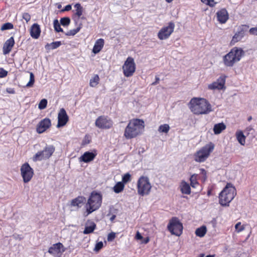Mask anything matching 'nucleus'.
<instances>
[{"mask_svg": "<svg viewBox=\"0 0 257 257\" xmlns=\"http://www.w3.org/2000/svg\"><path fill=\"white\" fill-rule=\"evenodd\" d=\"M61 42L60 41H56L51 43H47L45 45V48L47 50H50L55 49L61 45Z\"/></svg>", "mask_w": 257, "mask_h": 257, "instance_id": "bb28decb", "label": "nucleus"}, {"mask_svg": "<svg viewBox=\"0 0 257 257\" xmlns=\"http://www.w3.org/2000/svg\"><path fill=\"white\" fill-rule=\"evenodd\" d=\"M69 120L68 116L64 108H62L60 109L58 114V123L57 127H60L64 126Z\"/></svg>", "mask_w": 257, "mask_h": 257, "instance_id": "dca6fc26", "label": "nucleus"}, {"mask_svg": "<svg viewBox=\"0 0 257 257\" xmlns=\"http://www.w3.org/2000/svg\"><path fill=\"white\" fill-rule=\"evenodd\" d=\"M22 18L24 19L27 23H28L31 20V16L28 13H24L23 14Z\"/></svg>", "mask_w": 257, "mask_h": 257, "instance_id": "c03bdc74", "label": "nucleus"}, {"mask_svg": "<svg viewBox=\"0 0 257 257\" xmlns=\"http://www.w3.org/2000/svg\"><path fill=\"white\" fill-rule=\"evenodd\" d=\"M216 15L218 21L221 24L225 23L228 19V14L225 9H222L218 11Z\"/></svg>", "mask_w": 257, "mask_h": 257, "instance_id": "a211bd4d", "label": "nucleus"}, {"mask_svg": "<svg viewBox=\"0 0 257 257\" xmlns=\"http://www.w3.org/2000/svg\"><path fill=\"white\" fill-rule=\"evenodd\" d=\"M115 237V234L114 232H111L108 234L107 236V240L108 241H111L114 239Z\"/></svg>", "mask_w": 257, "mask_h": 257, "instance_id": "49530a36", "label": "nucleus"}, {"mask_svg": "<svg viewBox=\"0 0 257 257\" xmlns=\"http://www.w3.org/2000/svg\"><path fill=\"white\" fill-rule=\"evenodd\" d=\"M66 248L62 243L58 242L53 244L48 250V252L56 257H60Z\"/></svg>", "mask_w": 257, "mask_h": 257, "instance_id": "4468645a", "label": "nucleus"}, {"mask_svg": "<svg viewBox=\"0 0 257 257\" xmlns=\"http://www.w3.org/2000/svg\"><path fill=\"white\" fill-rule=\"evenodd\" d=\"M51 126V121L49 118H45L41 120L38 124L37 132L39 134L44 133Z\"/></svg>", "mask_w": 257, "mask_h": 257, "instance_id": "f3484780", "label": "nucleus"}, {"mask_svg": "<svg viewBox=\"0 0 257 257\" xmlns=\"http://www.w3.org/2000/svg\"><path fill=\"white\" fill-rule=\"evenodd\" d=\"M235 228L237 232L241 231L244 229V227L241 225L240 222H238L235 225Z\"/></svg>", "mask_w": 257, "mask_h": 257, "instance_id": "a18cd8bd", "label": "nucleus"}, {"mask_svg": "<svg viewBox=\"0 0 257 257\" xmlns=\"http://www.w3.org/2000/svg\"><path fill=\"white\" fill-rule=\"evenodd\" d=\"M225 128L226 125L223 122L215 124L213 127L214 133L215 135L219 134L222 131L224 130Z\"/></svg>", "mask_w": 257, "mask_h": 257, "instance_id": "a878e982", "label": "nucleus"}, {"mask_svg": "<svg viewBox=\"0 0 257 257\" xmlns=\"http://www.w3.org/2000/svg\"><path fill=\"white\" fill-rule=\"evenodd\" d=\"M21 174L23 177L24 182L27 183L32 179L34 174L33 169L27 163L24 164L21 168Z\"/></svg>", "mask_w": 257, "mask_h": 257, "instance_id": "f8f14e48", "label": "nucleus"}, {"mask_svg": "<svg viewBox=\"0 0 257 257\" xmlns=\"http://www.w3.org/2000/svg\"><path fill=\"white\" fill-rule=\"evenodd\" d=\"M104 40L102 39H98L95 43V44L93 46L92 52L94 54H97L99 53L104 45Z\"/></svg>", "mask_w": 257, "mask_h": 257, "instance_id": "4be33fe9", "label": "nucleus"}, {"mask_svg": "<svg viewBox=\"0 0 257 257\" xmlns=\"http://www.w3.org/2000/svg\"><path fill=\"white\" fill-rule=\"evenodd\" d=\"M101 203L102 196L100 194L92 192L85 205L86 214H84V216H87L97 210L100 207Z\"/></svg>", "mask_w": 257, "mask_h": 257, "instance_id": "20e7f679", "label": "nucleus"}, {"mask_svg": "<svg viewBox=\"0 0 257 257\" xmlns=\"http://www.w3.org/2000/svg\"><path fill=\"white\" fill-rule=\"evenodd\" d=\"M201 2L203 3H205L206 4H207V2H208V0H201Z\"/></svg>", "mask_w": 257, "mask_h": 257, "instance_id": "13d9d810", "label": "nucleus"}, {"mask_svg": "<svg viewBox=\"0 0 257 257\" xmlns=\"http://www.w3.org/2000/svg\"><path fill=\"white\" fill-rule=\"evenodd\" d=\"M167 228L172 234L176 236H179L182 233V224L177 217H173L170 220Z\"/></svg>", "mask_w": 257, "mask_h": 257, "instance_id": "1a4fd4ad", "label": "nucleus"}, {"mask_svg": "<svg viewBox=\"0 0 257 257\" xmlns=\"http://www.w3.org/2000/svg\"><path fill=\"white\" fill-rule=\"evenodd\" d=\"M75 8H76V12L75 15L77 16L78 18H80L82 15L83 12V8L81 6L80 4H76L74 5Z\"/></svg>", "mask_w": 257, "mask_h": 257, "instance_id": "2f4dec72", "label": "nucleus"}, {"mask_svg": "<svg viewBox=\"0 0 257 257\" xmlns=\"http://www.w3.org/2000/svg\"><path fill=\"white\" fill-rule=\"evenodd\" d=\"M99 77L98 75H95L90 80V86L92 87H95L99 83Z\"/></svg>", "mask_w": 257, "mask_h": 257, "instance_id": "72a5a7b5", "label": "nucleus"}, {"mask_svg": "<svg viewBox=\"0 0 257 257\" xmlns=\"http://www.w3.org/2000/svg\"><path fill=\"white\" fill-rule=\"evenodd\" d=\"M236 189L230 183H227L219 194V203L222 206H227L234 198Z\"/></svg>", "mask_w": 257, "mask_h": 257, "instance_id": "39448f33", "label": "nucleus"}, {"mask_svg": "<svg viewBox=\"0 0 257 257\" xmlns=\"http://www.w3.org/2000/svg\"><path fill=\"white\" fill-rule=\"evenodd\" d=\"M41 29L40 26L37 24H34L30 29L31 36L34 39H38L40 35Z\"/></svg>", "mask_w": 257, "mask_h": 257, "instance_id": "412c9836", "label": "nucleus"}, {"mask_svg": "<svg viewBox=\"0 0 257 257\" xmlns=\"http://www.w3.org/2000/svg\"><path fill=\"white\" fill-rule=\"evenodd\" d=\"M151 188L152 186L148 177L141 176L137 182V189L139 195L142 196L148 195L150 192Z\"/></svg>", "mask_w": 257, "mask_h": 257, "instance_id": "0eeeda50", "label": "nucleus"}, {"mask_svg": "<svg viewBox=\"0 0 257 257\" xmlns=\"http://www.w3.org/2000/svg\"><path fill=\"white\" fill-rule=\"evenodd\" d=\"M197 175L194 174L192 175L190 178L191 185L192 187H195L196 185L198 184V183L196 180V177Z\"/></svg>", "mask_w": 257, "mask_h": 257, "instance_id": "a19ab883", "label": "nucleus"}, {"mask_svg": "<svg viewBox=\"0 0 257 257\" xmlns=\"http://www.w3.org/2000/svg\"><path fill=\"white\" fill-rule=\"evenodd\" d=\"M198 257H204V254L201 253L199 255V256Z\"/></svg>", "mask_w": 257, "mask_h": 257, "instance_id": "052dcab7", "label": "nucleus"}, {"mask_svg": "<svg viewBox=\"0 0 257 257\" xmlns=\"http://www.w3.org/2000/svg\"><path fill=\"white\" fill-rule=\"evenodd\" d=\"M174 28V24L170 22L167 26L164 27L160 30L158 34V38L162 40L167 39L173 33Z\"/></svg>", "mask_w": 257, "mask_h": 257, "instance_id": "9b49d317", "label": "nucleus"}, {"mask_svg": "<svg viewBox=\"0 0 257 257\" xmlns=\"http://www.w3.org/2000/svg\"><path fill=\"white\" fill-rule=\"evenodd\" d=\"M206 257H215L214 255H207Z\"/></svg>", "mask_w": 257, "mask_h": 257, "instance_id": "680f3d73", "label": "nucleus"}, {"mask_svg": "<svg viewBox=\"0 0 257 257\" xmlns=\"http://www.w3.org/2000/svg\"><path fill=\"white\" fill-rule=\"evenodd\" d=\"M15 44L14 39L11 37L9 39L6 41L3 46V53L4 54H9L12 50Z\"/></svg>", "mask_w": 257, "mask_h": 257, "instance_id": "6ab92c4d", "label": "nucleus"}, {"mask_svg": "<svg viewBox=\"0 0 257 257\" xmlns=\"http://www.w3.org/2000/svg\"><path fill=\"white\" fill-rule=\"evenodd\" d=\"M55 148L53 145H46L42 151L38 152L33 157L34 162L49 159L54 153Z\"/></svg>", "mask_w": 257, "mask_h": 257, "instance_id": "6e6552de", "label": "nucleus"}, {"mask_svg": "<svg viewBox=\"0 0 257 257\" xmlns=\"http://www.w3.org/2000/svg\"><path fill=\"white\" fill-rule=\"evenodd\" d=\"M181 191L183 194H190L191 188L188 183L185 181H182L180 185Z\"/></svg>", "mask_w": 257, "mask_h": 257, "instance_id": "393cba45", "label": "nucleus"}, {"mask_svg": "<svg viewBox=\"0 0 257 257\" xmlns=\"http://www.w3.org/2000/svg\"><path fill=\"white\" fill-rule=\"evenodd\" d=\"M144 128V121L140 119L131 120L126 126L124 136L127 139L134 138L140 134Z\"/></svg>", "mask_w": 257, "mask_h": 257, "instance_id": "f03ea898", "label": "nucleus"}, {"mask_svg": "<svg viewBox=\"0 0 257 257\" xmlns=\"http://www.w3.org/2000/svg\"><path fill=\"white\" fill-rule=\"evenodd\" d=\"M170 126L168 124H164L159 126L158 132L161 133L167 134L170 130Z\"/></svg>", "mask_w": 257, "mask_h": 257, "instance_id": "473e14b6", "label": "nucleus"}, {"mask_svg": "<svg viewBox=\"0 0 257 257\" xmlns=\"http://www.w3.org/2000/svg\"><path fill=\"white\" fill-rule=\"evenodd\" d=\"M189 105L191 111L195 114H207L213 111L211 105L204 98H193Z\"/></svg>", "mask_w": 257, "mask_h": 257, "instance_id": "f257e3e1", "label": "nucleus"}, {"mask_svg": "<svg viewBox=\"0 0 257 257\" xmlns=\"http://www.w3.org/2000/svg\"><path fill=\"white\" fill-rule=\"evenodd\" d=\"M7 91L9 93H11V94H14L15 93V91L13 89H7Z\"/></svg>", "mask_w": 257, "mask_h": 257, "instance_id": "6e6d98bb", "label": "nucleus"}, {"mask_svg": "<svg viewBox=\"0 0 257 257\" xmlns=\"http://www.w3.org/2000/svg\"><path fill=\"white\" fill-rule=\"evenodd\" d=\"M249 32L250 34L257 36V27L250 28Z\"/></svg>", "mask_w": 257, "mask_h": 257, "instance_id": "09e8293b", "label": "nucleus"}, {"mask_svg": "<svg viewBox=\"0 0 257 257\" xmlns=\"http://www.w3.org/2000/svg\"><path fill=\"white\" fill-rule=\"evenodd\" d=\"M124 75L127 77L132 76L136 70V64L133 58L128 57L122 66Z\"/></svg>", "mask_w": 257, "mask_h": 257, "instance_id": "9d476101", "label": "nucleus"}, {"mask_svg": "<svg viewBox=\"0 0 257 257\" xmlns=\"http://www.w3.org/2000/svg\"><path fill=\"white\" fill-rule=\"evenodd\" d=\"M214 148V145L210 143L197 151L194 155V160L197 162H203L209 157Z\"/></svg>", "mask_w": 257, "mask_h": 257, "instance_id": "423d86ee", "label": "nucleus"}, {"mask_svg": "<svg viewBox=\"0 0 257 257\" xmlns=\"http://www.w3.org/2000/svg\"><path fill=\"white\" fill-rule=\"evenodd\" d=\"M124 185L121 182H117L113 187V191L116 193L121 192L124 189Z\"/></svg>", "mask_w": 257, "mask_h": 257, "instance_id": "c756f323", "label": "nucleus"}, {"mask_svg": "<svg viewBox=\"0 0 257 257\" xmlns=\"http://www.w3.org/2000/svg\"><path fill=\"white\" fill-rule=\"evenodd\" d=\"M166 1L168 3H171L173 1V0H166Z\"/></svg>", "mask_w": 257, "mask_h": 257, "instance_id": "bf43d9fd", "label": "nucleus"}, {"mask_svg": "<svg viewBox=\"0 0 257 257\" xmlns=\"http://www.w3.org/2000/svg\"><path fill=\"white\" fill-rule=\"evenodd\" d=\"M47 104V100L46 99H42L39 103L38 108L42 110L45 109Z\"/></svg>", "mask_w": 257, "mask_h": 257, "instance_id": "ea45409f", "label": "nucleus"}, {"mask_svg": "<svg viewBox=\"0 0 257 257\" xmlns=\"http://www.w3.org/2000/svg\"><path fill=\"white\" fill-rule=\"evenodd\" d=\"M244 55V52L241 48L234 47L228 53L224 56V64L227 67H232L235 63L240 61Z\"/></svg>", "mask_w": 257, "mask_h": 257, "instance_id": "7ed1b4c3", "label": "nucleus"}, {"mask_svg": "<svg viewBox=\"0 0 257 257\" xmlns=\"http://www.w3.org/2000/svg\"><path fill=\"white\" fill-rule=\"evenodd\" d=\"M131 176L128 173L125 174L122 177L121 182L123 184L127 183L131 180Z\"/></svg>", "mask_w": 257, "mask_h": 257, "instance_id": "79ce46f5", "label": "nucleus"}, {"mask_svg": "<svg viewBox=\"0 0 257 257\" xmlns=\"http://www.w3.org/2000/svg\"><path fill=\"white\" fill-rule=\"evenodd\" d=\"M225 76H220L216 81L208 85V89L210 90H220L223 89L225 83Z\"/></svg>", "mask_w": 257, "mask_h": 257, "instance_id": "2eb2a0df", "label": "nucleus"}, {"mask_svg": "<svg viewBox=\"0 0 257 257\" xmlns=\"http://www.w3.org/2000/svg\"><path fill=\"white\" fill-rule=\"evenodd\" d=\"M236 136L239 143L241 145H244L245 142V137L242 132L239 131L236 132Z\"/></svg>", "mask_w": 257, "mask_h": 257, "instance_id": "c85d7f7f", "label": "nucleus"}, {"mask_svg": "<svg viewBox=\"0 0 257 257\" xmlns=\"http://www.w3.org/2000/svg\"><path fill=\"white\" fill-rule=\"evenodd\" d=\"M35 82V76L32 72H30V80L29 82L26 84V87H31L33 86Z\"/></svg>", "mask_w": 257, "mask_h": 257, "instance_id": "c9c22d12", "label": "nucleus"}, {"mask_svg": "<svg viewBox=\"0 0 257 257\" xmlns=\"http://www.w3.org/2000/svg\"><path fill=\"white\" fill-rule=\"evenodd\" d=\"M244 35L245 31L243 29H241L240 31L236 33L233 36L231 42L234 43L240 41Z\"/></svg>", "mask_w": 257, "mask_h": 257, "instance_id": "b1692460", "label": "nucleus"}, {"mask_svg": "<svg viewBox=\"0 0 257 257\" xmlns=\"http://www.w3.org/2000/svg\"><path fill=\"white\" fill-rule=\"evenodd\" d=\"M95 124L96 126L99 128L108 129L112 126L113 122L108 117L104 116H100L96 119Z\"/></svg>", "mask_w": 257, "mask_h": 257, "instance_id": "ddd939ff", "label": "nucleus"}, {"mask_svg": "<svg viewBox=\"0 0 257 257\" xmlns=\"http://www.w3.org/2000/svg\"><path fill=\"white\" fill-rule=\"evenodd\" d=\"M71 8H72L71 6L70 5H68L66 6L64 8V9L63 10H62L61 11L62 12L69 11L71 10Z\"/></svg>", "mask_w": 257, "mask_h": 257, "instance_id": "3c124183", "label": "nucleus"}, {"mask_svg": "<svg viewBox=\"0 0 257 257\" xmlns=\"http://www.w3.org/2000/svg\"><path fill=\"white\" fill-rule=\"evenodd\" d=\"M8 74V72L3 68H0V78H4Z\"/></svg>", "mask_w": 257, "mask_h": 257, "instance_id": "de8ad7c7", "label": "nucleus"}, {"mask_svg": "<svg viewBox=\"0 0 257 257\" xmlns=\"http://www.w3.org/2000/svg\"><path fill=\"white\" fill-rule=\"evenodd\" d=\"M95 227L96 224L94 222H91L90 226H87L85 227V229L83 231V233L87 234L92 233L95 229Z\"/></svg>", "mask_w": 257, "mask_h": 257, "instance_id": "7c9ffc66", "label": "nucleus"}, {"mask_svg": "<svg viewBox=\"0 0 257 257\" xmlns=\"http://www.w3.org/2000/svg\"><path fill=\"white\" fill-rule=\"evenodd\" d=\"M103 242L102 241L98 242L96 243L94 250L96 252L99 251L103 247Z\"/></svg>", "mask_w": 257, "mask_h": 257, "instance_id": "37998d69", "label": "nucleus"}, {"mask_svg": "<svg viewBox=\"0 0 257 257\" xmlns=\"http://www.w3.org/2000/svg\"><path fill=\"white\" fill-rule=\"evenodd\" d=\"M70 19L68 17H64L61 19L60 24L63 26H67L70 24Z\"/></svg>", "mask_w": 257, "mask_h": 257, "instance_id": "4c0bfd02", "label": "nucleus"}, {"mask_svg": "<svg viewBox=\"0 0 257 257\" xmlns=\"http://www.w3.org/2000/svg\"><path fill=\"white\" fill-rule=\"evenodd\" d=\"M81 29V25H79L76 29L71 30L65 33L66 36H74L77 34Z\"/></svg>", "mask_w": 257, "mask_h": 257, "instance_id": "e433bc0d", "label": "nucleus"}, {"mask_svg": "<svg viewBox=\"0 0 257 257\" xmlns=\"http://www.w3.org/2000/svg\"><path fill=\"white\" fill-rule=\"evenodd\" d=\"M143 240H142V242L143 243H145V244H146L147 243L149 240H150V238L149 237H147L144 239H143Z\"/></svg>", "mask_w": 257, "mask_h": 257, "instance_id": "864d4df0", "label": "nucleus"}, {"mask_svg": "<svg viewBox=\"0 0 257 257\" xmlns=\"http://www.w3.org/2000/svg\"><path fill=\"white\" fill-rule=\"evenodd\" d=\"M115 216L114 215L112 216L111 217V220H112L114 218Z\"/></svg>", "mask_w": 257, "mask_h": 257, "instance_id": "0e129e2a", "label": "nucleus"}, {"mask_svg": "<svg viewBox=\"0 0 257 257\" xmlns=\"http://www.w3.org/2000/svg\"><path fill=\"white\" fill-rule=\"evenodd\" d=\"M57 8L58 9H60L61 8V5L60 4H58Z\"/></svg>", "mask_w": 257, "mask_h": 257, "instance_id": "e2e57ef3", "label": "nucleus"}, {"mask_svg": "<svg viewBox=\"0 0 257 257\" xmlns=\"http://www.w3.org/2000/svg\"><path fill=\"white\" fill-rule=\"evenodd\" d=\"M160 79L158 77H156V81L152 83V85H155L159 83Z\"/></svg>", "mask_w": 257, "mask_h": 257, "instance_id": "5fc2aeb1", "label": "nucleus"}, {"mask_svg": "<svg viewBox=\"0 0 257 257\" xmlns=\"http://www.w3.org/2000/svg\"><path fill=\"white\" fill-rule=\"evenodd\" d=\"M216 4L215 3H214V0H208V2L207 3V5L210 6V7H213Z\"/></svg>", "mask_w": 257, "mask_h": 257, "instance_id": "603ef678", "label": "nucleus"}, {"mask_svg": "<svg viewBox=\"0 0 257 257\" xmlns=\"http://www.w3.org/2000/svg\"><path fill=\"white\" fill-rule=\"evenodd\" d=\"M96 154L90 152H85L79 158L80 162H83L85 163H88L92 161L95 157Z\"/></svg>", "mask_w": 257, "mask_h": 257, "instance_id": "aec40b11", "label": "nucleus"}, {"mask_svg": "<svg viewBox=\"0 0 257 257\" xmlns=\"http://www.w3.org/2000/svg\"><path fill=\"white\" fill-rule=\"evenodd\" d=\"M53 25L55 31L57 32H63V29L61 28L60 24L59 23L58 20L56 19L54 21Z\"/></svg>", "mask_w": 257, "mask_h": 257, "instance_id": "f704fd0d", "label": "nucleus"}, {"mask_svg": "<svg viewBox=\"0 0 257 257\" xmlns=\"http://www.w3.org/2000/svg\"><path fill=\"white\" fill-rule=\"evenodd\" d=\"M200 173L202 174L203 175H206V171L203 169H201L200 170Z\"/></svg>", "mask_w": 257, "mask_h": 257, "instance_id": "4d7b16f0", "label": "nucleus"}, {"mask_svg": "<svg viewBox=\"0 0 257 257\" xmlns=\"http://www.w3.org/2000/svg\"><path fill=\"white\" fill-rule=\"evenodd\" d=\"M14 28L13 25L11 23H6L3 25L1 30L2 31H5L7 30H10Z\"/></svg>", "mask_w": 257, "mask_h": 257, "instance_id": "58836bf2", "label": "nucleus"}, {"mask_svg": "<svg viewBox=\"0 0 257 257\" xmlns=\"http://www.w3.org/2000/svg\"><path fill=\"white\" fill-rule=\"evenodd\" d=\"M207 231L206 227L204 225L201 226L196 229L195 234L197 236L202 237L206 234Z\"/></svg>", "mask_w": 257, "mask_h": 257, "instance_id": "cd10ccee", "label": "nucleus"}, {"mask_svg": "<svg viewBox=\"0 0 257 257\" xmlns=\"http://www.w3.org/2000/svg\"><path fill=\"white\" fill-rule=\"evenodd\" d=\"M135 237L137 240H141L143 239V237L139 231L137 232Z\"/></svg>", "mask_w": 257, "mask_h": 257, "instance_id": "8fccbe9b", "label": "nucleus"}, {"mask_svg": "<svg viewBox=\"0 0 257 257\" xmlns=\"http://www.w3.org/2000/svg\"><path fill=\"white\" fill-rule=\"evenodd\" d=\"M85 200L86 199L85 197L83 196H78L72 200L71 205L73 206L80 207L84 203Z\"/></svg>", "mask_w": 257, "mask_h": 257, "instance_id": "5701e85b", "label": "nucleus"}]
</instances>
